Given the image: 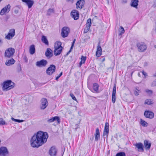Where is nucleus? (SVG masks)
<instances>
[{
  "instance_id": "nucleus-14",
  "label": "nucleus",
  "mask_w": 156,
  "mask_h": 156,
  "mask_svg": "<svg viewBox=\"0 0 156 156\" xmlns=\"http://www.w3.org/2000/svg\"><path fill=\"white\" fill-rule=\"evenodd\" d=\"M71 16L74 20H77L79 18V13L78 11L76 10H73L71 12Z\"/></svg>"
},
{
  "instance_id": "nucleus-1",
  "label": "nucleus",
  "mask_w": 156,
  "mask_h": 156,
  "mask_svg": "<svg viewBox=\"0 0 156 156\" xmlns=\"http://www.w3.org/2000/svg\"><path fill=\"white\" fill-rule=\"evenodd\" d=\"M36 135L39 140L41 145L46 142L48 137L47 133L41 131L37 132Z\"/></svg>"
},
{
  "instance_id": "nucleus-6",
  "label": "nucleus",
  "mask_w": 156,
  "mask_h": 156,
  "mask_svg": "<svg viewBox=\"0 0 156 156\" xmlns=\"http://www.w3.org/2000/svg\"><path fill=\"white\" fill-rule=\"evenodd\" d=\"M56 66L53 65H51L46 70V73L48 75H51L55 72Z\"/></svg>"
},
{
  "instance_id": "nucleus-43",
  "label": "nucleus",
  "mask_w": 156,
  "mask_h": 156,
  "mask_svg": "<svg viewBox=\"0 0 156 156\" xmlns=\"http://www.w3.org/2000/svg\"><path fill=\"white\" fill-rule=\"evenodd\" d=\"M151 87H154L156 86V79L153 81L151 84Z\"/></svg>"
},
{
  "instance_id": "nucleus-3",
  "label": "nucleus",
  "mask_w": 156,
  "mask_h": 156,
  "mask_svg": "<svg viewBox=\"0 0 156 156\" xmlns=\"http://www.w3.org/2000/svg\"><path fill=\"white\" fill-rule=\"evenodd\" d=\"M31 145L33 147L38 148L41 146L39 140L35 134L32 137L30 140Z\"/></svg>"
},
{
  "instance_id": "nucleus-26",
  "label": "nucleus",
  "mask_w": 156,
  "mask_h": 156,
  "mask_svg": "<svg viewBox=\"0 0 156 156\" xmlns=\"http://www.w3.org/2000/svg\"><path fill=\"white\" fill-rule=\"evenodd\" d=\"M15 62V61L13 58L7 60L5 62V64L7 66H10L14 64Z\"/></svg>"
},
{
  "instance_id": "nucleus-17",
  "label": "nucleus",
  "mask_w": 156,
  "mask_h": 156,
  "mask_svg": "<svg viewBox=\"0 0 156 156\" xmlns=\"http://www.w3.org/2000/svg\"><path fill=\"white\" fill-rule=\"evenodd\" d=\"M144 115L147 118L152 119L154 117V113L152 112L149 111H145L144 112Z\"/></svg>"
},
{
  "instance_id": "nucleus-62",
  "label": "nucleus",
  "mask_w": 156,
  "mask_h": 156,
  "mask_svg": "<svg viewBox=\"0 0 156 156\" xmlns=\"http://www.w3.org/2000/svg\"><path fill=\"white\" fill-rule=\"evenodd\" d=\"M84 41H85V39H84Z\"/></svg>"
},
{
  "instance_id": "nucleus-47",
  "label": "nucleus",
  "mask_w": 156,
  "mask_h": 156,
  "mask_svg": "<svg viewBox=\"0 0 156 156\" xmlns=\"http://www.w3.org/2000/svg\"><path fill=\"white\" fill-rule=\"evenodd\" d=\"M70 96L71 97V98H72L75 101H77V100L76 98V97H75V96H74V95L73 94H70Z\"/></svg>"
},
{
  "instance_id": "nucleus-4",
  "label": "nucleus",
  "mask_w": 156,
  "mask_h": 156,
  "mask_svg": "<svg viewBox=\"0 0 156 156\" xmlns=\"http://www.w3.org/2000/svg\"><path fill=\"white\" fill-rule=\"evenodd\" d=\"M15 52V50L12 48H9L7 49L5 51V56L8 58L12 57Z\"/></svg>"
},
{
  "instance_id": "nucleus-22",
  "label": "nucleus",
  "mask_w": 156,
  "mask_h": 156,
  "mask_svg": "<svg viewBox=\"0 0 156 156\" xmlns=\"http://www.w3.org/2000/svg\"><path fill=\"white\" fill-rule=\"evenodd\" d=\"M56 152V149L54 147H52L49 150V153L51 156H55Z\"/></svg>"
},
{
  "instance_id": "nucleus-60",
  "label": "nucleus",
  "mask_w": 156,
  "mask_h": 156,
  "mask_svg": "<svg viewBox=\"0 0 156 156\" xmlns=\"http://www.w3.org/2000/svg\"><path fill=\"white\" fill-rule=\"evenodd\" d=\"M15 11V12H16V13H17V12H17V11Z\"/></svg>"
},
{
  "instance_id": "nucleus-31",
  "label": "nucleus",
  "mask_w": 156,
  "mask_h": 156,
  "mask_svg": "<svg viewBox=\"0 0 156 156\" xmlns=\"http://www.w3.org/2000/svg\"><path fill=\"white\" fill-rule=\"evenodd\" d=\"M62 49H55L54 51V54L55 56L59 55L61 53Z\"/></svg>"
},
{
  "instance_id": "nucleus-59",
  "label": "nucleus",
  "mask_w": 156,
  "mask_h": 156,
  "mask_svg": "<svg viewBox=\"0 0 156 156\" xmlns=\"http://www.w3.org/2000/svg\"><path fill=\"white\" fill-rule=\"evenodd\" d=\"M138 75L139 76H140V74L139 73L138 74Z\"/></svg>"
},
{
  "instance_id": "nucleus-53",
  "label": "nucleus",
  "mask_w": 156,
  "mask_h": 156,
  "mask_svg": "<svg viewBox=\"0 0 156 156\" xmlns=\"http://www.w3.org/2000/svg\"><path fill=\"white\" fill-rule=\"evenodd\" d=\"M76 39H74L73 41V42L72 43V44L74 45V44L75 43V42Z\"/></svg>"
},
{
  "instance_id": "nucleus-42",
  "label": "nucleus",
  "mask_w": 156,
  "mask_h": 156,
  "mask_svg": "<svg viewBox=\"0 0 156 156\" xmlns=\"http://www.w3.org/2000/svg\"><path fill=\"white\" fill-rule=\"evenodd\" d=\"M151 101L150 99H147L145 101V104L150 105L151 104Z\"/></svg>"
},
{
  "instance_id": "nucleus-23",
  "label": "nucleus",
  "mask_w": 156,
  "mask_h": 156,
  "mask_svg": "<svg viewBox=\"0 0 156 156\" xmlns=\"http://www.w3.org/2000/svg\"><path fill=\"white\" fill-rule=\"evenodd\" d=\"M45 55L47 57H51L53 55L52 51L50 48H47Z\"/></svg>"
},
{
  "instance_id": "nucleus-27",
  "label": "nucleus",
  "mask_w": 156,
  "mask_h": 156,
  "mask_svg": "<svg viewBox=\"0 0 156 156\" xmlns=\"http://www.w3.org/2000/svg\"><path fill=\"white\" fill-rule=\"evenodd\" d=\"M144 144L146 149L149 150L150 148L151 144L150 143H149L148 140H145L144 141Z\"/></svg>"
},
{
  "instance_id": "nucleus-34",
  "label": "nucleus",
  "mask_w": 156,
  "mask_h": 156,
  "mask_svg": "<svg viewBox=\"0 0 156 156\" xmlns=\"http://www.w3.org/2000/svg\"><path fill=\"white\" fill-rule=\"evenodd\" d=\"M140 124L144 127H147L148 125L147 123L142 119H140Z\"/></svg>"
},
{
  "instance_id": "nucleus-61",
  "label": "nucleus",
  "mask_w": 156,
  "mask_h": 156,
  "mask_svg": "<svg viewBox=\"0 0 156 156\" xmlns=\"http://www.w3.org/2000/svg\"><path fill=\"white\" fill-rule=\"evenodd\" d=\"M15 11V12H16V13H17V12H17V11Z\"/></svg>"
},
{
  "instance_id": "nucleus-57",
  "label": "nucleus",
  "mask_w": 156,
  "mask_h": 156,
  "mask_svg": "<svg viewBox=\"0 0 156 156\" xmlns=\"http://www.w3.org/2000/svg\"><path fill=\"white\" fill-rule=\"evenodd\" d=\"M153 76H154V77H156V72L153 75Z\"/></svg>"
},
{
  "instance_id": "nucleus-28",
  "label": "nucleus",
  "mask_w": 156,
  "mask_h": 156,
  "mask_svg": "<svg viewBox=\"0 0 156 156\" xmlns=\"http://www.w3.org/2000/svg\"><path fill=\"white\" fill-rule=\"evenodd\" d=\"M87 57L82 56L81 58V61L79 63V66L80 67L83 64H84L86 60Z\"/></svg>"
},
{
  "instance_id": "nucleus-13",
  "label": "nucleus",
  "mask_w": 156,
  "mask_h": 156,
  "mask_svg": "<svg viewBox=\"0 0 156 156\" xmlns=\"http://www.w3.org/2000/svg\"><path fill=\"white\" fill-rule=\"evenodd\" d=\"M84 0H79L76 3V8L77 9H81L84 7Z\"/></svg>"
},
{
  "instance_id": "nucleus-8",
  "label": "nucleus",
  "mask_w": 156,
  "mask_h": 156,
  "mask_svg": "<svg viewBox=\"0 0 156 156\" xmlns=\"http://www.w3.org/2000/svg\"><path fill=\"white\" fill-rule=\"evenodd\" d=\"M48 103L47 99L44 98H43L41 100V106L40 108L41 109L44 110L48 106Z\"/></svg>"
},
{
  "instance_id": "nucleus-51",
  "label": "nucleus",
  "mask_w": 156,
  "mask_h": 156,
  "mask_svg": "<svg viewBox=\"0 0 156 156\" xmlns=\"http://www.w3.org/2000/svg\"><path fill=\"white\" fill-rule=\"evenodd\" d=\"M47 122L48 123H51L53 122L52 118H51L47 120Z\"/></svg>"
},
{
  "instance_id": "nucleus-41",
  "label": "nucleus",
  "mask_w": 156,
  "mask_h": 156,
  "mask_svg": "<svg viewBox=\"0 0 156 156\" xmlns=\"http://www.w3.org/2000/svg\"><path fill=\"white\" fill-rule=\"evenodd\" d=\"M145 91L149 95H151L153 93L152 90L149 89H146Z\"/></svg>"
},
{
  "instance_id": "nucleus-16",
  "label": "nucleus",
  "mask_w": 156,
  "mask_h": 156,
  "mask_svg": "<svg viewBox=\"0 0 156 156\" xmlns=\"http://www.w3.org/2000/svg\"><path fill=\"white\" fill-rule=\"evenodd\" d=\"M109 132V125L108 122L105 123L104 129L103 131V136H106L107 137L108 136Z\"/></svg>"
},
{
  "instance_id": "nucleus-46",
  "label": "nucleus",
  "mask_w": 156,
  "mask_h": 156,
  "mask_svg": "<svg viewBox=\"0 0 156 156\" xmlns=\"http://www.w3.org/2000/svg\"><path fill=\"white\" fill-rule=\"evenodd\" d=\"M62 72H61L59 75L56 77L55 80L57 81H58V79L59 78V77L62 76Z\"/></svg>"
},
{
  "instance_id": "nucleus-10",
  "label": "nucleus",
  "mask_w": 156,
  "mask_h": 156,
  "mask_svg": "<svg viewBox=\"0 0 156 156\" xmlns=\"http://www.w3.org/2000/svg\"><path fill=\"white\" fill-rule=\"evenodd\" d=\"M48 64L47 61L44 59H42L39 61L36 62V65L37 66L39 67H45Z\"/></svg>"
},
{
  "instance_id": "nucleus-49",
  "label": "nucleus",
  "mask_w": 156,
  "mask_h": 156,
  "mask_svg": "<svg viewBox=\"0 0 156 156\" xmlns=\"http://www.w3.org/2000/svg\"><path fill=\"white\" fill-rule=\"evenodd\" d=\"M17 70L18 72H19L21 70V68L20 64L18 66Z\"/></svg>"
},
{
  "instance_id": "nucleus-55",
  "label": "nucleus",
  "mask_w": 156,
  "mask_h": 156,
  "mask_svg": "<svg viewBox=\"0 0 156 156\" xmlns=\"http://www.w3.org/2000/svg\"><path fill=\"white\" fill-rule=\"evenodd\" d=\"M74 45H73V44H72V45H71V47L70 48V50H71V51L73 49V46H74Z\"/></svg>"
},
{
  "instance_id": "nucleus-11",
  "label": "nucleus",
  "mask_w": 156,
  "mask_h": 156,
  "mask_svg": "<svg viewBox=\"0 0 156 156\" xmlns=\"http://www.w3.org/2000/svg\"><path fill=\"white\" fill-rule=\"evenodd\" d=\"M91 19L90 18L88 19L87 20V22L86 24V26L85 28L84 29L83 33L85 34L88 32L89 31L90 27L91 26Z\"/></svg>"
},
{
  "instance_id": "nucleus-35",
  "label": "nucleus",
  "mask_w": 156,
  "mask_h": 156,
  "mask_svg": "<svg viewBox=\"0 0 156 156\" xmlns=\"http://www.w3.org/2000/svg\"><path fill=\"white\" fill-rule=\"evenodd\" d=\"M119 32L120 33L119 35H121L123 34L125 32V30L123 27L121 26L119 29Z\"/></svg>"
},
{
  "instance_id": "nucleus-7",
  "label": "nucleus",
  "mask_w": 156,
  "mask_h": 156,
  "mask_svg": "<svg viewBox=\"0 0 156 156\" xmlns=\"http://www.w3.org/2000/svg\"><path fill=\"white\" fill-rule=\"evenodd\" d=\"M70 32L69 28L67 27H64L62 29L61 35L63 37H67Z\"/></svg>"
},
{
  "instance_id": "nucleus-54",
  "label": "nucleus",
  "mask_w": 156,
  "mask_h": 156,
  "mask_svg": "<svg viewBox=\"0 0 156 156\" xmlns=\"http://www.w3.org/2000/svg\"><path fill=\"white\" fill-rule=\"evenodd\" d=\"M102 58L101 59V61L102 62H103L105 61V58L104 57H102Z\"/></svg>"
},
{
  "instance_id": "nucleus-38",
  "label": "nucleus",
  "mask_w": 156,
  "mask_h": 156,
  "mask_svg": "<svg viewBox=\"0 0 156 156\" xmlns=\"http://www.w3.org/2000/svg\"><path fill=\"white\" fill-rule=\"evenodd\" d=\"M7 125L5 121L2 118H0V125Z\"/></svg>"
},
{
  "instance_id": "nucleus-58",
  "label": "nucleus",
  "mask_w": 156,
  "mask_h": 156,
  "mask_svg": "<svg viewBox=\"0 0 156 156\" xmlns=\"http://www.w3.org/2000/svg\"><path fill=\"white\" fill-rule=\"evenodd\" d=\"M67 1H73V0H67Z\"/></svg>"
},
{
  "instance_id": "nucleus-40",
  "label": "nucleus",
  "mask_w": 156,
  "mask_h": 156,
  "mask_svg": "<svg viewBox=\"0 0 156 156\" xmlns=\"http://www.w3.org/2000/svg\"><path fill=\"white\" fill-rule=\"evenodd\" d=\"M115 156H126V155L125 152H120L117 153Z\"/></svg>"
},
{
  "instance_id": "nucleus-25",
  "label": "nucleus",
  "mask_w": 156,
  "mask_h": 156,
  "mask_svg": "<svg viewBox=\"0 0 156 156\" xmlns=\"http://www.w3.org/2000/svg\"><path fill=\"white\" fill-rule=\"evenodd\" d=\"M29 51L31 55H33L35 53V46L34 44H32L30 46Z\"/></svg>"
},
{
  "instance_id": "nucleus-18",
  "label": "nucleus",
  "mask_w": 156,
  "mask_h": 156,
  "mask_svg": "<svg viewBox=\"0 0 156 156\" xmlns=\"http://www.w3.org/2000/svg\"><path fill=\"white\" fill-rule=\"evenodd\" d=\"M100 42L99 41L97 47V51L96 53V55L97 57H99L102 54V48L101 47Z\"/></svg>"
},
{
  "instance_id": "nucleus-12",
  "label": "nucleus",
  "mask_w": 156,
  "mask_h": 156,
  "mask_svg": "<svg viewBox=\"0 0 156 156\" xmlns=\"http://www.w3.org/2000/svg\"><path fill=\"white\" fill-rule=\"evenodd\" d=\"M15 30L14 29H10L8 35L5 36V38L9 40H10L15 36Z\"/></svg>"
},
{
  "instance_id": "nucleus-29",
  "label": "nucleus",
  "mask_w": 156,
  "mask_h": 156,
  "mask_svg": "<svg viewBox=\"0 0 156 156\" xmlns=\"http://www.w3.org/2000/svg\"><path fill=\"white\" fill-rule=\"evenodd\" d=\"M55 48L57 49H62V47L61 46V43L58 42H57V44H55Z\"/></svg>"
},
{
  "instance_id": "nucleus-52",
  "label": "nucleus",
  "mask_w": 156,
  "mask_h": 156,
  "mask_svg": "<svg viewBox=\"0 0 156 156\" xmlns=\"http://www.w3.org/2000/svg\"><path fill=\"white\" fill-rule=\"evenodd\" d=\"M3 43V42L1 39L0 38V46Z\"/></svg>"
},
{
  "instance_id": "nucleus-45",
  "label": "nucleus",
  "mask_w": 156,
  "mask_h": 156,
  "mask_svg": "<svg viewBox=\"0 0 156 156\" xmlns=\"http://www.w3.org/2000/svg\"><path fill=\"white\" fill-rule=\"evenodd\" d=\"M94 135L95 137V141H97L100 139V135Z\"/></svg>"
},
{
  "instance_id": "nucleus-37",
  "label": "nucleus",
  "mask_w": 156,
  "mask_h": 156,
  "mask_svg": "<svg viewBox=\"0 0 156 156\" xmlns=\"http://www.w3.org/2000/svg\"><path fill=\"white\" fill-rule=\"evenodd\" d=\"M140 91V90H139V88L136 87L135 89L134 94L135 95L137 96L139 95V92Z\"/></svg>"
},
{
  "instance_id": "nucleus-19",
  "label": "nucleus",
  "mask_w": 156,
  "mask_h": 156,
  "mask_svg": "<svg viewBox=\"0 0 156 156\" xmlns=\"http://www.w3.org/2000/svg\"><path fill=\"white\" fill-rule=\"evenodd\" d=\"M116 92V85L114 84L113 88L112 95V101L113 103H114L115 102L116 97L115 94Z\"/></svg>"
},
{
  "instance_id": "nucleus-56",
  "label": "nucleus",
  "mask_w": 156,
  "mask_h": 156,
  "mask_svg": "<svg viewBox=\"0 0 156 156\" xmlns=\"http://www.w3.org/2000/svg\"><path fill=\"white\" fill-rule=\"evenodd\" d=\"M71 51L69 50V51L66 54V55H68L69 54V53L71 52Z\"/></svg>"
},
{
  "instance_id": "nucleus-30",
  "label": "nucleus",
  "mask_w": 156,
  "mask_h": 156,
  "mask_svg": "<svg viewBox=\"0 0 156 156\" xmlns=\"http://www.w3.org/2000/svg\"><path fill=\"white\" fill-rule=\"evenodd\" d=\"M41 40L46 45H48V42L46 36L43 35L42 36Z\"/></svg>"
},
{
  "instance_id": "nucleus-48",
  "label": "nucleus",
  "mask_w": 156,
  "mask_h": 156,
  "mask_svg": "<svg viewBox=\"0 0 156 156\" xmlns=\"http://www.w3.org/2000/svg\"><path fill=\"white\" fill-rule=\"evenodd\" d=\"M23 59L27 63L28 62V59L26 55H24V56H23Z\"/></svg>"
},
{
  "instance_id": "nucleus-20",
  "label": "nucleus",
  "mask_w": 156,
  "mask_h": 156,
  "mask_svg": "<svg viewBox=\"0 0 156 156\" xmlns=\"http://www.w3.org/2000/svg\"><path fill=\"white\" fill-rule=\"evenodd\" d=\"M22 1L25 3L29 8H31L34 4V1L32 0H22Z\"/></svg>"
},
{
  "instance_id": "nucleus-24",
  "label": "nucleus",
  "mask_w": 156,
  "mask_h": 156,
  "mask_svg": "<svg viewBox=\"0 0 156 156\" xmlns=\"http://www.w3.org/2000/svg\"><path fill=\"white\" fill-rule=\"evenodd\" d=\"M138 0H132L130 4L131 6L136 8H137L138 5Z\"/></svg>"
},
{
  "instance_id": "nucleus-5",
  "label": "nucleus",
  "mask_w": 156,
  "mask_h": 156,
  "mask_svg": "<svg viewBox=\"0 0 156 156\" xmlns=\"http://www.w3.org/2000/svg\"><path fill=\"white\" fill-rule=\"evenodd\" d=\"M136 46L138 49V51L140 52L144 51L147 48L146 44L144 42H139L137 43Z\"/></svg>"
},
{
  "instance_id": "nucleus-2",
  "label": "nucleus",
  "mask_w": 156,
  "mask_h": 156,
  "mask_svg": "<svg viewBox=\"0 0 156 156\" xmlns=\"http://www.w3.org/2000/svg\"><path fill=\"white\" fill-rule=\"evenodd\" d=\"M15 84L11 80H7L3 83L2 90L3 91H6L13 88Z\"/></svg>"
},
{
  "instance_id": "nucleus-15",
  "label": "nucleus",
  "mask_w": 156,
  "mask_h": 156,
  "mask_svg": "<svg viewBox=\"0 0 156 156\" xmlns=\"http://www.w3.org/2000/svg\"><path fill=\"white\" fill-rule=\"evenodd\" d=\"M8 151L6 147H0V156H5L8 154Z\"/></svg>"
},
{
  "instance_id": "nucleus-33",
  "label": "nucleus",
  "mask_w": 156,
  "mask_h": 156,
  "mask_svg": "<svg viewBox=\"0 0 156 156\" xmlns=\"http://www.w3.org/2000/svg\"><path fill=\"white\" fill-rule=\"evenodd\" d=\"M52 118L53 122L55 121H57L58 124H59L60 123V120L59 117L56 116L52 117Z\"/></svg>"
},
{
  "instance_id": "nucleus-39",
  "label": "nucleus",
  "mask_w": 156,
  "mask_h": 156,
  "mask_svg": "<svg viewBox=\"0 0 156 156\" xmlns=\"http://www.w3.org/2000/svg\"><path fill=\"white\" fill-rule=\"evenodd\" d=\"M11 119L14 121L18 122H23L24 120H20L18 119H16L13 117L11 118Z\"/></svg>"
},
{
  "instance_id": "nucleus-21",
  "label": "nucleus",
  "mask_w": 156,
  "mask_h": 156,
  "mask_svg": "<svg viewBox=\"0 0 156 156\" xmlns=\"http://www.w3.org/2000/svg\"><path fill=\"white\" fill-rule=\"evenodd\" d=\"M135 146L137 148V151L139 152H143L144 151L143 145L142 143H136Z\"/></svg>"
},
{
  "instance_id": "nucleus-9",
  "label": "nucleus",
  "mask_w": 156,
  "mask_h": 156,
  "mask_svg": "<svg viewBox=\"0 0 156 156\" xmlns=\"http://www.w3.org/2000/svg\"><path fill=\"white\" fill-rule=\"evenodd\" d=\"M10 7L11 6L9 4L7 5L1 10L0 12V14L2 16L9 12L10 10Z\"/></svg>"
},
{
  "instance_id": "nucleus-44",
  "label": "nucleus",
  "mask_w": 156,
  "mask_h": 156,
  "mask_svg": "<svg viewBox=\"0 0 156 156\" xmlns=\"http://www.w3.org/2000/svg\"><path fill=\"white\" fill-rule=\"evenodd\" d=\"M95 135H100V133L99 131V129L97 128L96 129Z\"/></svg>"
},
{
  "instance_id": "nucleus-36",
  "label": "nucleus",
  "mask_w": 156,
  "mask_h": 156,
  "mask_svg": "<svg viewBox=\"0 0 156 156\" xmlns=\"http://www.w3.org/2000/svg\"><path fill=\"white\" fill-rule=\"evenodd\" d=\"M54 10L53 9H49L48 10L47 15V16H50L52 13H54Z\"/></svg>"
},
{
  "instance_id": "nucleus-50",
  "label": "nucleus",
  "mask_w": 156,
  "mask_h": 156,
  "mask_svg": "<svg viewBox=\"0 0 156 156\" xmlns=\"http://www.w3.org/2000/svg\"><path fill=\"white\" fill-rule=\"evenodd\" d=\"M142 74L144 76L145 78H146L147 76V73L146 72H145L144 71H143L142 72Z\"/></svg>"
},
{
  "instance_id": "nucleus-32",
  "label": "nucleus",
  "mask_w": 156,
  "mask_h": 156,
  "mask_svg": "<svg viewBox=\"0 0 156 156\" xmlns=\"http://www.w3.org/2000/svg\"><path fill=\"white\" fill-rule=\"evenodd\" d=\"M99 87V85L97 83H94L93 84V88L95 91L97 92L98 91Z\"/></svg>"
}]
</instances>
